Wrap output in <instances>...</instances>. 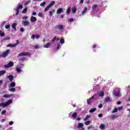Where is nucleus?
<instances>
[{"mask_svg":"<svg viewBox=\"0 0 130 130\" xmlns=\"http://www.w3.org/2000/svg\"><path fill=\"white\" fill-rule=\"evenodd\" d=\"M10 37H6L4 38L3 40L4 41H7V40H10Z\"/></svg>","mask_w":130,"mask_h":130,"instance_id":"obj_33","label":"nucleus"},{"mask_svg":"<svg viewBox=\"0 0 130 130\" xmlns=\"http://www.w3.org/2000/svg\"><path fill=\"white\" fill-rule=\"evenodd\" d=\"M31 54L30 53L28 52H21L18 54L17 56V57H19V56H30Z\"/></svg>","mask_w":130,"mask_h":130,"instance_id":"obj_1","label":"nucleus"},{"mask_svg":"<svg viewBox=\"0 0 130 130\" xmlns=\"http://www.w3.org/2000/svg\"><path fill=\"white\" fill-rule=\"evenodd\" d=\"M16 86V83L13 82L10 83V87H11L12 88H14Z\"/></svg>","mask_w":130,"mask_h":130,"instance_id":"obj_23","label":"nucleus"},{"mask_svg":"<svg viewBox=\"0 0 130 130\" xmlns=\"http://www.w3.org/2000/svg\"><path fill=\"white\" fill-rule=\"evenodd\" d=\"M72 11L73 14H75L76 12H77V8L76 7H73L72 8Z\"/></svg>","mask_w":130,"mask_h":130,"instance_id":"obj_22","label":"nucleus"},{"mask_svg":"<svg viewBox=\"0 0 130 130\" xmlns=\"http://www.w3.org/2000/svg\"><path fill=\"white\" fill-rule=\"evenodd\" d=\"M45 4H46V2H44L42 3H41L40 6L41 7H44V6H45Z\"/></svg>","mask_w":130,"mask_h":130,"instance_id":"obj_40","label":"nucleus"},{"mask_svg":"<svg viewBox=\"0 0 130 130\" xmlns=\"http://www.w3.org/2000/svg\"><path fill=\"white\" fill-rule=\"evenodd\" d=\"M9 91H10L11 92H15L16 91V88H11L9 89Z\"/></svg>","mask_w":130,"mask_h":130,"instance_id":"obj_34","label":"nucleus"},{"mask_svg":"<svg viewBox=\"0 0 130 130\" xmlns=\"http://www.w3.org/2000/svg\"><path fill=\"white\" fill-rule=\"evenodd\" d=\"M84 3V0L80 1V4H83Z\"/></svg>","mask_w":130,"mask_h":130,"instance_id":"obj_64","label":"nucleus"},{"mask_svg":"<svg viewBox=\"0 0 130 130\" xmlns=\"http://www.w3.org/2000/svg\"><path fill=\"white\" fill-rule=\"evenodd\" d=\"M27 8H25V9H23V10L22 11V14H26V13H27Z\"/></svg>","mask_w":130,"mask_h":130,"instance_id":"obj_36","label":"nucleus"},{"mask_svg":"<svg viewBox=\"0 0 130 130\" xmlns=\"http://www.w3.org/2000/svg\"><path fill=\"white\" fill-rule=\"evenodd\" d=\"M29 24V21H23V26H28Z\"/></svg>","mask_w":130,"mask_h":130,"instance_id":"obj_21","label":"nucleus"},{"mask_svg":"<svg viewBox=\"0 0 130 130\" xmlns=\"http://www.w3.org/2000/svg\"><path fill=\"white\" fill-rule=\"evenodd\" d=\"M87 10L88 9L87 8V7H85L81 13L82 15H84L85 14L86 12H87Z\"/></svg>","mask_w":130,"mask_h":130,"instance_id":"obj_16","label":"nucleus"},{"mask_svg":"<svg viewBox=\"0 0 130 130\" xmlns=\"http://www.w3.org/2000/svg\"><path fill=\"white\" fill-rule=\"evenodd\" d=\"M117 104L118 105H119V104H121V102H118L117 103Z\"/></svg>","mask_w":130,"mask_h":130,"instance_id":"obj_61","label":"nucleus"},{"mask_svg":"<svg viewBox=\"0 0 130 130\" xmlns=\"http://www.w3.org/2000/svg\"><path fill=\"white\" fill-rule=\"evenodd\" d=\"M16 13V16H18V15H19V13L20 12V10L16 8V9L15 10Z\"/></svg>","mask_w":130,"mask_h":130,"instance_id":"obj_39","label":"nucleus"},{"mask_svg":"<svg viewBox=\"0 0 130 130\" xmlns=\"http://www.w3.org/2000/svg\"><path fill=\"white\" fill-rule=\"evenodd\" d=\"M10 27H11V25L10 24H8V25L5 26L6 29H10Z\"/></svg>","mask_w":130,"mask_h":130,"instance_id":"obj_45","label":"nucleus"},{"mask_svg":"<svg viewBox=\"0 0 130 130\" xmlns=\"http://www.w3.org/2000/svg\"><path fill=\"white\" fill-rule=\"evenodd\" d=\"M84 123H85V125H89V124H90V123H91V121H86Z\"/></svg>","mask_w":130,"mask_h":130,"instance_id":"obj_35","label":"nucleus"},{"mask_svg":"<svg viewBox=\"0 0 130 130\" xmlns=\"http://www.w3.org/2000/svg\"><path fill=\"white\" fill-rule=\"evenodd\" d=\"M59 40V39L56 38V37H55L53 38V39L51 40V42H54V41H58Z\"/></svg>","mask_w":130,"mask_h":130,"instance_id":"obj_24","label":"nucleus"},{"mask_svg":"<svg viewBox=\"0 0 130 130\" xmlns=\"http://www.w3.org/2000/svg\"><path fill=\"white\" fill-rule=\"evenodd\" d=\"M51 45V44L48 42L44 45V48H48Z\"/></svg>","mask_w":130,"mask_h":130,"instance_id":"obj_10","label":"nucleus"},{"mask_svg":"<svg viewBox=\"0 0 130 130\" xmlns=\"http://www.w3.org/2000/svg\"><path fill=\"white\" fill-rule=\"evenodd\" d=\"M97 7H98L97 5L96 4L93 5L92 7V10H96V9H97Z\"/></svg>","mask_w":130,"mask_h":130,"instance_id":"obj_30","label":"nucleus"},{"mask_svg":"<svg viewBox=\"0 0 130 130\" xmlns=\"http://www.w3.org/2000/svg\"><path fill=\"white\" fill-rule=\"evenodd\" d=\"M31 38L33 40H34V39H35V38H36V39H39V38H40V36H39V35L35 36V35H32L31 36Z\"/></svg>","mask_w":130,"mask_h":130,"instance_id":"obj_8","label":"nucleus"},{"mask_svg":"<svg viewBox=\"0 0 130 130\" xmlns=\"http://www.w3.org/2000/svg\"><path fill=\"white\" fill-rule=\"evenodd\" d=\"M17 9L20 10L21 9H23V6L22 5H19V6L17 8Z\"/></svg>","mask_w":130,"mask_h":130,"instance_id":"obj_43","label":"nucleus"},{"mask_svg":"<svg viewBox=\"0 0 130 130\" xmlns=\"http://www.w3.org/2000/svg\"><path fill=\"white\" fill-rule=\"evenodd\" d=\"M14 67V62L10 61L7 64L4 65L5 69H9V68H13Z\"/></svg>","mask_w":130,"mask_h":130,"instance_id":"obj_3","label":"nucleus"},{"mask_svg":"<svg viewBox=\"0 0 130 130\" xmlns=\"http://www.w3.org/2000/svg\"><path fill=\"white\" fill-rule=\"evenodd\" d=\"M66 13L68 15L70 14V13H71V7H69L68 9L67 10Z\"/></svg>","mask_w":130,"mask_h":130,"instance_id":"obj_29","label":"nucleus"},{"mask_svg":"<svg viewBox=\"0 0 130 130\" xmlns=\"http://www.w3.org/2000/svg\"><path fill=\"white\" fill-rule=\"evenodd\" d=\"M105 128V125L102 124L100 125V128H101V129H104Z\"/></svg>","mask_w":130,"mask_h":130,"instance_id":"obj_27","label":"nucleus"},{"mask_svg":"<svg viewBox=\"0 0 130 130\" xmlns=\"http://www.w3.org/2000/svg\"><path fill=\"white\" fill-rule=\"evenodd\" d=\"M77 115L78 113H77V112H74L73 114H72V117H73V119H76Z\"/></svg>","mask_w":130,"mask_h":130,"instance_id":"obj_13","label":"nucleus"},{"mask_svg":"<svg viewBox=\"0 0 130 130\" xmlns=\"http://www.w3.org/2000/svg\"><path fill=\"white\" fill-rule=\"evenodd\" d=\"M76 120H81V118L80 117H78L77 119H76Z\"/></svg>","mask_w":130,"mask_h":130,"instance_id":"obj_63","label":"nucleus"},{"mask_svg":"<svg viewBox=\"0 0 130 130\" xmlns=\"http://www.w3.org/2000/svg\"><path fill=\"white\" fill-rule=\"evenodd\" d=\"M32 16H36V12H33L32 14Z\"/></svg>","mask_w":130,"mask_h":130,"instance_id":"obj_60","label":"nucleus"},{"mask_svg":"<svg viewBox=\"0 0 130 130\" xmlns=\"http://www.w3.org/2000/svg\"><path fill=\"white\" fill-rule=\"evenodd\" d=\"M94 101V96H92L91 98L87 100V104L88 105L90 106L93 104V102Z\"/></svg>","mask_w":130,"mask_h":130,"instance_id":"obj_2","label":"nucleus"},{"mask_svg":"<svg viewBox=\"0 0 130 130\" xmlns=\"http://www.w3.org/2000/svg\"><path fill=\"white\" fill-rule=\"evenodd\" d=\"M30 1H27L25 2V4H26L27 5H28V4H30Z\"/></svg>","mask_w":130,"mask_h":130,"instance_id":"obj_59","label":"nucleus"},{"mask_svg":"<svg viewBox=\"0 0 130 130\" xmlns=\"http://www.w3.org/2000/svg\"><path fill=\"white\" fill-rule=\"evenodd\" d=\"M38 16H39V17H43L42 13H39L38 14Z\"/></svg>","mask_w":130,"mask_h":130,"instance_id":"obj_55","label":"nucleus"},{"mask_svg":"<svg viewBox=\"0 0 130 130\" xmlns=\"http://www.w3.org/2000/svg\"><path fill=\"white\" fill-rule=\"evenodd\" d=\"M30 21L32 23H34V22H36L37 21V18L34 16H31L30 18Z\"/></svg>","mask_w":130,"mask_h":130,"instance_id":"obj_9","label":"nucleus"},{"mask_svg":"<svg viewBox=\"0 0 130 130\" xmlns=\"http://www.w3.org/2000/svg\"><path fill=\"white\" fill-rule=\"evenodd\" d=\"M58 29H59V30H62V29H63V26L59 25Z\"/></svg>","mask_w":130,"mask_h":130,"instance_id":"obj_42","label":"nucleus"},{"mask_svg":"<svg viewBox=\"0 0 130 130\" xmlns=\"http://www.w3.org/2000/svg\"><path fill=\"white\" fill-rule=\"evenodd\" d=\"M113 95H114L115 97H118V96L120 95V90L119 89H115L113 92Z\"/></svg>","mask_w":130,"mask_h":130,"instance_id":"obj_4","label":"nucleus"},{"mask_svg":"<svg viewBox=\"0 0 130 130\" xmlns=\"http://www.w3.org/2000/svg\"><path fill=\"white\" fill-rule=\"evenodd\" d=\"M49 14H50V16H52V11H49Z\"/></svg>","mask_w":130,"mask_h":130,"instance_id":"obj_58","label":"nucleus"},{"mask_svg":"<svg viewBox=\"0 0 130 130\" xmlns=\"http://www.w3.org/2000/svg\"><path fill=\"white\" fill-rule=\"evenodd\" d=\"M119 116L118 115H112V116L111 117V119H115V118H117V117H119Z\"/></svg>","mask_w":130,"mask_h":130,"instance_id":"obj_20","label":"nucleus"},{"mask_svg":"<svg viewBox=\"0 0 130 130\" xmlns=\"http://www.w3.org/2000/svg\"><path fill=\"white\" fill-rule=\"evenodd\" d=\"M7 112V111H6V110H4L3 111H2V114L3 115H4V114H5V113Z\"/></svg>","mask_w":130,"mask_h":130,"instance_id":"obj_48","label":"nucleus"},{"mask_svg":"<svg viewBox=\"0 0 130 130\" xmlns=\"http://www.w3.org/2000/svg\"><path fill=\"white\" fill-rule=\"evenodd\" d=\"M27 19H28V17L26 16H24L23 17H22L23 20H27Z\"/></svg>","mask_w":130,"mask_h":130,"instance_id":"obj_49","label":"nucleus"},{"mask_svg":"<svg viewBox=\"0 0 130 130\" xmlns=\"http://www.w3.org/2000/svg\"><path fill=\"white\" fill-rule=\"evenodd\" d=\"M117 109H118V110H119V111L122 110L123 109V107H119Z\"/></svg>","mask_w":130,"mask_h":130,"instance_id":"obj_47","label":"nucleus"},{"mask_svg":"<svg viewBox=\"0 0 130 130\" xmlns=\"http://www.w3.org/2000/svg\"><path fill=\"white\" fill-rule=\"evenodd\" d=\"M60 43H61V44H63V43H64V40L63 39H61L60 40Z\"/></svg>","mask_w":130,"mask_h":130,"instance_id":"obj_41","label":"nucleus"},{"mask_svg":"<svg viewBox=\"0 0 130 130\" xmlns=\"http://www.w3.org/2000/svg\"><path fill=\"white\" fill-rule=\"evenodd\" d=\"M96 108H92V109H91L89 111V112H90V113H93V112H95V111H96Z\"/></svg>","mask_w":130,"mask_h":130,"instance_id":"obj_25","label":"nucleus"},{"mask_svg":"<svg viewBox=\"0 0 130 130\" xmlns=\"http://www.w3.org/2000/svg\"><path fill=\"white\" fill-rule=\"evenodd\" d=\"M62 8H59L57 9V14H60L61 13H62Z\"/></svg>","mask_w":130,"mask_h":130,"instance_id":"obj_18","label":"nucleus"},{"mask_svg":"<svg viewBox=\"0 0 130 130\" xmlns=\"http://www.w3.org/2000/svg\"><path fill=\"white\" fill-rule=\"evenodd\" d=\"M6 73H7V71H6V70H2L0 71V77H1V76H3V75H5V74H6Z\"/></svg>","mask_w":130,"mask_h":130,"instance_id":"obj_17","label":"nucleus"},{"mask_svg":"<svg viewBox=\"0 0 130 130\" xmlns=\"http://www.w3.org/2000/svg\"><path fill=\"white\" fill-rule=\"evenodd\" d=\"M69 22H74V19L73 18H70L69 19Z\"/></svg>","mask_w":130,"mask_h":130,"instance_id":"obj_52","label":"nucleus"},{"mask_svg":"<svg viewBox=\"0 0 130 130\" xmlns=\"http://www.w3.org/2000/svg\"><path fill=\"white\" fill-rule=\"evenodd\" d=\"M103 107V105H102V104H100L98 106L99 108H102Z\"/></svg>","mask_w":130,"mask_h":130,"instance_id":"obj_54","label":"nucleus"},{"mask_svg":"<svg viewBox=\"0 0 130 130\" xmlns=\"http://www.w3.org/2000/svg\"><path fill=\"white\" fill-rule=\"evenodd\" d=\"M110 101H111V100H110V97L109 96L105 98V99L104 100V102H105V103L110 102Z\"/></svg>","mask_w":130,"mask_h":130,"instance_id":"obj_7","label":"nucleus"},{"mask_svg":"<svg viewBox=\"0 0 130 130\" xmlns=\"http://www.w3.org/2000/svg\"><path fill=\"white\" fill-rule=\"evenodd\" d=\"M59 47H61L60 44H58L57 46V49H59Z\"/></svg>","mask_w":130,"mask_h":130,"instance_id":"obj_51","label":"nucleus"},{"mask_svg":"<svg viewBox=\"0 0 130 130\" xmlns=\"http://www.w3.org/2000/svg\"><path fill=\"white\" fill-rule=\"evenodd\" d=\"M26 59V57H23L21 59V60H25Z\"/></svg>","mask_w":130,"mask_h":130,"instance_id":"obj_62","label":"nucleus"},{"mask_svg":"<svg viewBox=\"0 0 130 130\" xmlns=\"http://www.w3.org/2000/svg\"><path fill=\"white\" fill-rule=\"evenodd\" d=\"M98 94L100 96V97H103V96H104V92L100 91L98 93Z\"/></svg>","mask_w":130,"mask_h":130,"instance_id":"obj_15","label":"nucleus"},{"mask_svg":"<svg viewBox=\"0 0 130 130\" xmlns=\"http://www.w3.org/2000/svg\"><path fill=\"white\" fill-rule=\"evenodd\" d=\"M49 9H50V7L48 5L47 6V7H46L44 9V12H47V11H48V10H49Z\"/></svg>","mask_w":130,"mask_h":130,"instance_id":"obj_32","label":"nucleus"},{"mask_svg":"<svg viewBox=\"0 0 130 130\" xmlns=\"http://www.w3.org/2000/svg\"><path fill=\"white\" fill-rule=\"evenodd\" d=\"M12 100H9L7 103H5V105H6V107L8 105H10L12 103Z\"/></svg>","mask_w":130,"mask_h":130,"instance_id":"obj_26","label":"nucleus"},{"mask_svg":"<svg viewBox=\"0 0 130 130\" xmlns=\"http://www.w3.org/2000/svg\"><path fill=\"white\" fill-rule=\"evenodd\" d=\"M16 27H17V23H14L12 25V28H13L15 31H17V28Z\"/></svg>","mask_w":130,"mask_h":130,"instance_id":"obj_11","label":"nucleus"},{"mask_svg":"<svg viewBox=\"0 0 130 130\" xmlns=\"http://www.w3.org/2000/svg\"><path fill=\"white\" fill-rule=\"evenodd\" d=\"M54 5H55V2L54 1H52L50 4H49L48 6L50 7L51 8V7H52V6H54Z\"/></svg>","mask_w":130,"mask_h":130,"instance_id":"obj_14","label":"nucleus"},{"mask_svg":"<svg viewBox=\"0 0 130 130\" xmlns=\"http://www.w3.org/2000/svg\"><path fill=\"white\" fill-rule=\"evenodd\" d=\"M89 117H90V115H87L86 117L84 118V120L85 121L88 120V118H89Z\"/></svg>","mask_w":130,"mask_h":130,"instance_id":"obj_44","label":"nucleus"},{"mask_svg":"<svg viewBox=\"0 0 130 130\" xmlns=\"http://www.w3.org/2000/svg\"><path fill=\"white\" fill-rule=\"evenodd\" d=\"M10 53V50H7L5 52H3L2 54H1V57H7V55Z\"/></svg>","mask_w":130,"mask_h":130,"instance_id":"obj_5","label":"nucleus"},{"mask_svg":"<svg viewBox=\"0 0 130 130\" xmlns=\"http://www.w3.org/2000/svg\"><path fill=\"white\" fill-rule=\"evenodd\" d=\"M18 44H19V42H17L16 44H9L7 45V47H16Z\"/></svg>","mask_w":130,"mask_h":130,"instance_id":"obj_6","label":"nucleus"},{"mask_svg":"<svg viewBox=\"0 0 130 130\" xmlns=\"http://www.w3.org/2000/svg\"><path fill=\"white\" fill-rule=\"evenodd\" d=\"M25 31V29H24V28L21 27L20 28V32H24Z\"/></svg>","mask_w":130,"mask_h":130,"instance_id":"obj_53","label":"nucleus"},{"mask_svg":"<svg viewBox=\"0 0 130 130\" xmlns=\"http://www.w3.org/2000/svg\"><path fill=\"white\" fill-rule=\"evenodd\" d=\"M34 48H35V49H37L38 48H39V46L38 45H35L34 46Z\"/></svg>","mask_w":130,"mask_h":130,"instance_id":"obj_50","label":"nucleus"},{"mask_svg":"<svg viewBox=\"0 0 130 130\" xmlns=\"http://www.w3.org/2000/svg\"><path fill=\"white\" fill-rule=\"evenodd\" d=\"M6 107V103H1L0 104V107Z\"/></svg>","mask_w":130,"mask_h":130,"instance_id":"obj_28","label":"nucleus"},{"mask_svg":"<svg viewBox=\"0 0 130 130\" xmlns=\"http://www.w3.org/2000/svg\"><path fill=\"white\" fill-rule=\"evenodd\" d=\"M16 71L17 73H21V69L20 68H16Z\"/></svg>","mask_w":130,"mask_h":130,"instance_id":"obj_46","label":"nucleus"},{"mask_svg":"<svg viewBox=\"0 0 130 130\" xmlns=\"http://www.w3.org/2000/svg\"><path fill=\"white\" fill-rule=\"evenodd\" d=\"M14 124V122H13V121H11L9 122L10 125H12V124Z\"/></svg>","mask_w":130,"mask_h":130,"instance_id":"obj_56","label":"nucleus"},{"mask_svg":"<svg viewBox=\"0 0 130 130\" xmlns=\"http://www.w3.org/2000/svg\"><path fill=\"white\" fill-rule=\"evenodd\" d=\"M98 116H99V117H102V116H103V114H99L98 115Z\"/></svg>","mask_w":130,"mask_h":130,"instance_id":"obj_57","label":"nucleus"},{"mask_svg":"<svg viewBox=\"0 0 130 130\" xmlns=\"http://www.w3.org/2000/svg\"><path fill=\"white\" fill-rule=\"evenodd\" d=\"M9 80H10V82H12L14 80V76L9 75L8 77Z\"/></svg>","mask_w":130,"mask_h":130,"instance_id":"obj_12","label":"nucleus"},{"mask_svg":"<svg viewBox=\"0 0 130 130\" xmlns=\"http://www.w3.org/2000/svg\"><path fill=\"white\" fill-rule=\"evenodd\" d=\"M118 110V109L115 108L114 109V110L112 111V113H115V112H117Z\"/></svg>","mask_w":130,"mask_h":130,"instance_id":"obj_37","label":"nucleus"},{"mask_svg":"<svg viewBox=\"0 0 130 130\" xmlns=\"http://www.w3.org/2000/svg\"><path fill=\"white\" fill-rule=\"evenodd\" d=\"M0 36H1L2 37H5V32H2V31L0 30Z\"/></svg>","mask_w":130,"mask_h":130,"instance_id":"obj_38","label":"nucleus"},{"mask_svg":"<svg viewBox=\"0 0 130 130\" xmlns=\"http://www.w3.org/2000/svg\"><path fill=\"white\" fill-rule=\"evenodd\" d=\"M3 97L4 98H10V97H11V95H10V94H4L3 95Z\"/></svg>","mask_w":130,"mask_h":130,"instance_id":"obj_31","label":"nucleus"},{"mask_svg":"<svg viewBox=\"0 0 130 130\" xmlns=\"http://www.w3.org/2000/svg\"><path fill=\"white\" fill-rule=\"evenodd\" d=\"M83 125H84V124H83L82 123H79L78 124L77 127H78V128H81L83 127Z\"/></svg>","mask_w":130,"mask_h":130,"instance_id":"obj_19","label":"nucleus"}]
</instances>
